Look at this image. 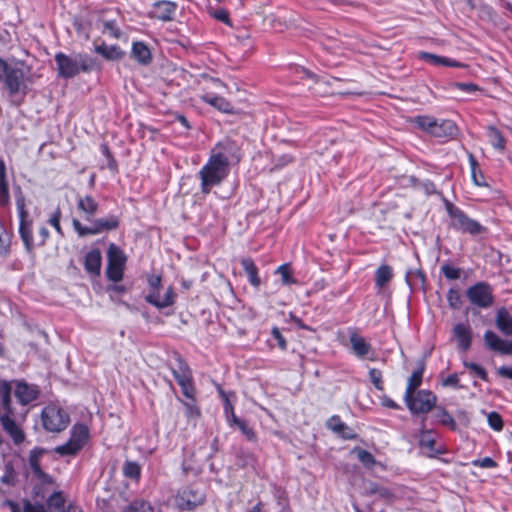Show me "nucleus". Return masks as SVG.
Returning <instances> with one entry per match:
<instances>
[{
	"label": "nucleus",
	"instance_id": "19",
	"mask_svg": "<svg viewBox=\"0 0 512 512\" xmlns=\"http://www.w3.org/2000/svg\"><path fill=\"white\" fill-rule=\"evenodd\" d=\"M84 269L91 277L101 274L102 254L100 249L93 248L84 257Z\"/></svg>",
	"mask_w": 512,
	"mask_h": 512
},
{
	"label": "nucleus",
	"instance_id": "58",
	"mask_svg": "<svg viewBox=\"0 0 512 512\" xmlns=\"http://www.w3.org/2000/svg\"><path fill=\"white\" fill-rule=\"evenodd\" d=\"M437 66L461 68V67H464L465 65L463 63H460V62L454 60V59H451V58H448L445 56H438Z\"/></svg>",
	"mask_w": 512,
	"mask_h": 512
},
{
	"label": "nucleus",
	"instance_id": "23",
	"mask_svg": "<svg viewBox=\"0 0 512 512\" xmlns=\"http://www.w3.org/2000/svg\"><path fill=\"white\" fill-rule=\"evenodd\" d=\"M350 343L353 353L359 358H365L372 351L371 345L355 331L350 333Z\"/></svg>",
	"mask_w": 512,
	"mask_h": 512
},
{
	"label": "nucleus",
	"instance_id": "8",
	"mask_svg": "<svg viewBox=\"0 0 512 512\" xmlns=\"http://www.w3.org/2000/svg\"><path fill=\"white\" fill-rule=\"evenodd\" d=\"M119 218L115 215H109L105 218H98L91 221L90 226H84L78 219H73L72 225L79 237L88 235H97L103 232L113 231L119 227Z\"/></svg>",
	"mask_w": 512,
	"mask_h": 512
},
{
	"label": "nucleus",
	"instance_id": "41",
	"mask_svg": "<svg viewBox=\"0 0 512 512\" xmlns=\"http://www.w3.org/2000/svg\"><path fill=\"white\" fill-rule=\"evenodd\" d=\"M122 512H154V508L148 501L136 499L126 506Z\"/></svg>",
	"mask_w": 512,
	"mask_h": 512
},
{
	"label": "nucleus",
	"instance_id": "45",
	"mask_svg": "<svg viewBox=\"0 0 512 512\" xmlns=\"http://www.w3.org/2000/svg\"><path fill=\"white\" fill-rule=\"evenodd\" d=\"M354 453H356L358 460L367 468H372L376 464V459L367 450L357 448L354 450Z\"/></svg>",
	"mask_w": 512,
	"mask_h": 512
},
{
	"label": "nucleus",
	"instance_id": "17",
	"mask_svg": "<svg viewBox=\"0 0 512 512\" xmlns=\"http://www.w3.org/2000/svg\"><path fill=\"white\" fill-rule=\"evenodd\" d=\"M484 342L492 351L503 355H512V341L500 338L491 330H487L484 333Z\"/></svg>",
	"mask_w": 512,
	"mask_h": 512
},
{
	"label": "nucleus",
	"instance_id": "9",
	"mask_svg": "<svg viewBox=\"0 0 512 512\" xmlns=\"http://www.w3.org/2000/svg\"><path fill=\"white\" fill-rule=\"evenodd\" d=\"M446 210L451 218L454 229L471 235L480 234L485 230L479 222L468 217L466 213L452 203H446Z\"/></svg>",
	"mask_w": 512,
	"mask_h": 512
},
{
	"label": "nucleus",
	"instance_id": "21",
	"mask_svg": "<svg viewBox=\"0 0 512 512\" xmlns=\"http://www.w3.org/2000/svg\"><path fill=\"white\" fill-rule=\"evenodd\" d=\"M458 133V127L452 120L436 121L433 130V137L440 139L454 138Z\"/></svg>",
	"mask_w": 512,
	"mask_h": 512
},
{
	"label": "nucleus",
	"instance_id": "48",
	"mask_svg": "<svg viewBox=\"0 0 512 512\" xmlns=\"http://www.w3.org/2000/svg\"><path fill=\"white\" fill-rule=\"evenodd\" d=\"M276 273L281 276V280L285 285L293 284L296 282V280L291 275V270L288 264L279 266L276 270Z\"/></svg>",
	"mask_w": 512,
	"mask_h": 512
},
{
	"label": "nucleus",
	"instance_id": "2",
	"mask_svg": "<svg viewBox=\"0 0 512 512\" xmlns=\"http://www.w3.org/2000/svg\"><path fill=\"white\" fill-rule=\"evenodd\" d=\"M58 77L71 79L76 77L80 72L89 73L99 69V63L85 53L65 54L58 52L54 57Z\"/></svg>",
	"mask_w": 512,
	"mask_h": 512
},
{
	"label": "nucleus",
	"instance_id": "64",
	"mask_svg": "<svg viewBox=\"0 0 512 512\" xmlns=\"http://www.w3.org/2000/svg\"><path fill=\"white\" fill-rule=\"evenodd\" d=\"M439 55H435L429 52H421L419 54L420 59L424 60L425 62L437 66V60Z\"/></svg>",
	"mask_w": 512,
	"mask_h": 512
},
{
	"label": "nucleus",
	"instance_id": "49",
	"mask_svg": "<svg viewBox=\"0 0 512 512\" xmlns=\"http://www.w3.org/2000/svg\"><path fill=\"white\" fill-rule=\"evenodd\" d=\"M369 378L377 390H379V391L384 390V385H383V380H382V372L379 369L371 368L369 370Z\"/></svg>",
	"mask_w": 512,
	"mask_h": 512
},
{
	"label": "nucleus",
	"instance_id": "62",
	"mask_svg": "<svg viewBox=\"0 0 512 512\" xmlns=\"http://www.w3.org/2000/svg\"><path fill=\"white\" fill-rule=\"evenodd\" d=\"M23 512H46V508L42 504H32L29 501H25Z\"/></svg>",
	"mask_w": 512,
	"mask_h": 512
},
{
	"label": "nucleus",
	"instance_id": "34",
	"mask_svg": "<svg viewBox=\"0 0 512 512\" xmlns=\"http://www.w3.org/2000/svg\"><path fill=\"white\" fill-rule=\"evenodd\" d=\"M393 278V270L389 265H381L375 272V285L383 288Z\"/></svg>",
	"mask_w": 512,
	"mask_h": 512
},
{
	"label": "nucleus",
	"instance_id": "16",
	"mask_svg": "<svg viewBox=\"0 0 512 512\" xmlns=\"http://www.w3.org/2000/svg\"><path fill=\"white\" fill-rule=\"evenodd\" d=\"M177 8L178 5L175 2L159 0L152 5L150 14L156 19L162 21H171L175 17Z\"/></svg>",
	"mask_w": 512,
	"mask_h": 512
},
{
	"label": "nucleus",
	"instance_id": "63",
	"mask_svg": "<svg viewBox=\"0 0 512 512\" xmlns=\"http://www.w3.org/2000/svg\"><path fill=\"white\" fill-rule=\"evenodd\" d=\"M104 30L109 32L115 38H119L121 35V32L114 21H106L104 23Z\"/></svg>",
	"mask_w": 512,
	"mask_h": 512
},
{
	"label": "nucleus",
	"instance_id": "15",
	"mask_svg": "<svg viewBox=\"0 0 512 512\" xmlns=\"http://www.w3.org/2000/svg\"><path fill=\"white\" fill-rule=\"evenodd\" d=\"M453 339L460 351L466 352L472 344V328L468 323H458L452 329Z\"/></svg>",
	"mask_w": 512,
	"mask_h": 512
},
{
	"label": "nucleus",
	"instance_id": "36",
	"mask_svg": "<svg viewBox=\"0 0 512 512\" xmlns=\"http://www.w3.org/2000/svg\"><path fill=\"white\" fill-rule=\"evenodd\" d=\"M487 135L492 146L500 151H503L506 146V140L502 133L494 126H489L487 129Z\"/></svg>",
	"mask_w": 512,
	"mask_h": 512
},
{
	"label": "nucleus",
	"instance_id": "24",
	"mask_svg": "<svg viewBox=\"0 0 512 512\" xmlns=\"http://www.w3.org/2000/svg\"><path fill=\"white\" fill-rule=\"evenodd\" d=\"M425 418L422 420L421 431L419 436V445L428 450L430 456H434L435 454L440 453V451L435 448V437L434 431L430 429H425L424 424Z\"/></svg>",
	"mask_w": 512,
	"mask_h": 512
},
{
	"label": "nucleus",
	"instance_id": "39",
	"mask_svg": "<svg viewBox=\"0 0 512 512\" xmlns=\"http://www.w3.org/2000/svg\"><path fill=\"white\" fill-rule=\"evenodd\" d=\"M437 421L446 427H449L451 430L457 429V424L454 418L450 415V413L443 407H437V411L434 415Z\"/></svg>",
	"mask_w": 512,
	"mask_h": 512
},
{
	"label": "nucleus",
	"instance_id": "7",
	"mask_svg": "<svg viewBox=\"0 0 512 512\" xmlns=\"http://www.w3.org/2000/svg\"><path fill=\"white\" fill-rule=\"evenodd\" d=\"M404 401L413 415L427 414L436 407L437 396L430 390H418L410 394V397L404 395Z\"/></svg>",
	"mask_w": 512,
	"mask_h": 512
},
{
	"label": "nucleus",
	"instance_id": "40",
	"mask_svg": "<svg viewBox=\"0 0 512 512\" xmlns=\"http://www.w3.org/2000/svg\"><path fill=\"white\" fill-rule=\"evenodd\" d=\"M368 493L371 495H377L379 498L386 501H392L394 498V494L389 488L377 483H370Z\"/></svg>",
	"mask_w": 512,
	"mask_h": 512
},
{
	"label": "nucleus",
	"instance_id": "5",
	"mask_svg": "<svg viewBox=\"0 0 512 512\" xmlns=\"http://www.w3.org/2000/svg\"><path fill=\"white\" fill-rule=\"evenodd\" d=\"M15 203L19 216V235L24 244L25 250L32 253L34 249L33 241V220L30 218L26 209V200L22 188L19 185L13 188Z\"/></svg>",
	"mask_w": 512,
	"mask_h": 512
},
{
	"label": "nucleus",
	"instance_id": "27",
	"mask_svg": "<svg viewBox=\"0 0 512 512\" xmlns=\"http://www.w3.org/2000/svg\"><path fill=\"white\" fill-rule=\"evenodd\" d=\"M98 207V203L92 196L86 195L78 198L77 208L85 214V219L87 221L92 220L98 210Z\"/></svg>",
	"mask_w": 512,
	"mask_h": 512
},
{
	"label": "nucleus",
	"instance_id": "22",
	"mask_svg": "<svg viewBox=\"0 0 512 512\" xmlns=\"http://www.w3.org/2000/svg\"><path fill=\"white\" fill-rule=\"evenodd\" d=\"M425 371V362L420 360L417 362V367L412 372L411 376L408 378L407 387L404 395L410 397L411 393L417 391L419 386L422 384V378Z\"/></svg>",
	"mask_w": 512,
	"mask_h": 512
},
{
	"label": "nucleus",
	"instance_id": "35",
	"mask_svg": "<svg viewBox=\"0 0 512 512\" xmlns=\"http://www.w3.org/2000/svg\"><path fill=\"white\" fill-rule=\"evenodd\" d=\"M436 121V118L428 115H418L413 117L411 120V122L415 124L419 129L429 133L430 135L433 134Z\"/></svg>",
	"mask_w": 512,
	"mask_h": 512
},
{
	"label": "nucleus",
	"instance_id": "4",
	"mask_svg": "<svg viewBox=\"0 0 512 512\" xmlns=\"http://www.w3.org/2000/svg\"><path fill=\"white\" fill-rule=\"evenodd\" d=\"M230 167L222 162L220 158H214L210 155L206 164L198 172L201 180V192L203 194L210 193L211 189L219 186L228 176Z\"/></svg>",
	"mask_w": 512,
	"mask_h": 512
},
{
	"label": "nucleus",
	"instance_id": "50",
	"mask_svg": "<svg viewBox=\"0 0 512 512\" xmlns=\"http://www.w3.org/2000/svg\"><path fill=\"white\" fill-rule=\"evenodd\" d=\"M441 272L449 280H456L459 279L461 276V269L455 268L449 264L442 265Z\"/></svg>",
	"mask_w": 512,
	"mask_h": 512
},
{
	"label": "nucleus",
	"instance_id": "44",
	"mask_svg": "<svg viewBox=\"0 0 512 512\" xmlns=\"http://www.w3.org/2000/svg\"><path fill=\"white\" fill-rule=\"evenodd\" d=\"M10 252V235L0 220V255H8Z\"/></svg>",
	"mask_w": 512,
	"mask_h": 512
},
{
	"label": "nucleus",
	"instance_id": "57",
	"mask_svg": "<svg viewBox=\"0 0 512 512\" xmlns=\"http://www.w3.org/2000/svg\"><path fill=\"white\" fill-rule=\"evenodd\" d=\"M60 219H61V211L59 208H57L54 213L50 216L48 222L51 226L55 228V230L58 232V234L63 235L62 228L60 226Z\"/></svg>",
	"mask_w": 512,
	"mask_h": 512
},
{
	"label": "nucleus",
	"instance_id": "37",
	"mask_svg": "<svg viewBox=\"0 0 512 512\" xmlns=\"http://www.w3.org/2000/svg\"><path fill=\"white\" fill-rule=\"evenodd\" d=\"M95 51L108 60H116L122 57L123 52L118 46L101 44L96 46Z\"/></svg>",
	"mask_w": 512,
	"mask_h": 512
},
{
	"label": "nucleus",
	"instance_id": "42",
	"mask_svg": "<svg viewBox=\"0 0 512 512\" xmlns=\"http://www.w3.org/2000/svg\"><path fill=\"white\" fill-rule=\"evenodd\" d=\"M123 474L130 479H139L141 474L140 465L134 461H126L123 465Z\"/></svg>",
	"mask_w": 512,
	"mask_h": 512
},
{
	"label": "nucleus",
	"instance_id": "32",
	"mask_svg": "<svg viewBox=\"0 0 512 512\" xmlns=\"http://www.w3.org/2000/svg\"><path fill=\"white\" fill-rule=\"evenodd\" d=\"M203 100H204V102L215 107L216 109H218L221 112H225V113L232 112L233 108H232L231 103L221 96L206 94L203 96Z\"/></svg>",
	"mask_w": 512,
	"mask_h": 512
},
{
	"label": "nucleus",
	"instance_id": "53",
	"mask_svg": "<svg viewBox=\"0 0 512 512\" xmlns=\"http://www.w3.org/2000/svg\"><path fill=\"white\" fill-rule=\"evenodd\" d=\"M181 387L183 395L188 398L189 400H193L195 397V387L193 384V378L178 384Z\"/></svg>",
	"mask_w": 512,
	"mask_h": 512
},
{
	"label": "nucleus",
	"instance_id": "30",
	"mask_svg": "<svg viewBox=\"0 0 512 512\" xmlns=\"http://www.w3.org/2000/svg\"><path fill=\"white\" fill-rule=\"evenodd\" d=\"M10 203L9 185L6 178V166L0 159V206L6 207Z\"/></svg>",
	"mask_w": 512,
	"mask_h": 512
},
{
	"label": "nucleus",
	"instance_id": "14",
	"mask_svg": "<svg viewBox=\"0 0 512 512\" xmlns=\"http://www.w3.org/2000/svg\"><path fill=\"white\" fill-rule=\"evenodd\" d=\"M45 453L44 449L34 448L30 451L28 457V465L33 478L43 485H53L54 478L43 471L41 467V459Z\"/></svg>",
	"mask_w": 512,
	"mask_h": 512
},
{
	"label": "nucleus",
	"instance_id": "38",
	"mask_svg": "<svg viewBox=\"0 0 512 512\" xmlns=\"http://www.w3.org/2000/svg\"><path fill=\"white\" fill-rule=\"evenodd\" d=\"M47 506L51 512H66L65 511V498L63 493L58 491L54 492L47 500Z\"/></svg>",
	"mask_w": 512,
	"mask_h": 512
},
{
	"label": "nucleus",
	"instance_id": "47",
	"mask_svg": "<svg viewBox=\"0 0 512 512\" xmlns=\"http://www.w3.org/2000/svg\"><path fill=\"white\" fill-rule=\"evenodd\" d=\"M487 421L489 426L495 431H501L504 423L501 415L498 412L492 411L487 413Z\"/></svg>",
	"mask_w": 512,
	"mask_h": 512
},
{
	"label": "nucleus",
	"instance_id": "25",
	"mask_svg": "<svg viewBox=\"0 0 512 512\" xmlns=\"http://www.w3.org/2000/svg\"><path fill=\"white\" fill-rule=\"evenodd\" d=\"M132 57L141 65H149L152 61V54L149 47L144 42H134L132 44Z\"/></svg>",
	"mask_w": 512,
	"mask_h": 512
},
{
	"label": "nucleus",
	"instance_id": "59",
	"mask_svg": "<svg viewBox=\"0 0 512 512\" xmlns=\"http://www.w3.org/2000/svg\"><path fill=\"white\" fill-rule=\"evenodd\" d=\"M473 465L481 468H495L497 463L491 457H484L473 461Z\"/></svg>",
	"mask_w": 512,
	"mask_h": 512
},
{
	"label": "nucleus",
	"instance_id": "13",
	"mask_svg": "<svg viewBox=\"0 0 512 512\" xmlns=\"http://www.w3.org/2000/svg\"><path fill=\"white\" fill-rule=\"evenodd\" d=\"M212 157L220 160L230 167L232 162L238 163L241 159L240 148L237 143L229 138L218 142L211 150Z\"/></svg>",
	"mask_w": 512,
	"mask_h": 512
},
{
	"label": "nucleus",
	"instance_id": "11",
	"mask_svg": "<svg viewBox=\"0 0 512 512\" xmlns=\"http://www.w3.org/2000/svg\"><path fill=\"white\" fill-rule=\"evenodd\" d=\"M206 495L200 485L191 484L181 489L175 497L179 510L190 511L205 502Z\"/></svg>",
	"mask_w": 512,
	"mask_h": 512
},
{
	"label": "nucleus",
	"instance_id": "20",
	"mask_svg": "<svg viewBox=\"0 0 512 512\" xmlns=\"http://www.w3.org/2000/svg\"><path fill=\"white\" fill-rule=\"evenodd\" d=\"M175 297H176V294H175L173 288L169 287L167 289L165 295L160 296L158 291H151L148 295H146L145 300L149 304H151L159 309H163V308L172 306L174 304Z\"/></svg>",
	"mask_w": 512,
	"mask_h": 512
},
{
	"label": "nucleus",
	"instance_id": "56",
	"mask_svg": "<svg viewBox=\"0 0 512 512\" xmlns=\"http://www.w3.org/2000/svg\"><path fill=\"white\" fill-rule=\"evenodd\" d=\"M412 278L415 281H419L421 285H424V283H425V275L420 270H417L415 272H408L406 274V281H407L409 286H413V285L416 284L415 282H412Z\"/></svg>",
	"mask_w": 512,
	"mask_h": 512
},
{
	"label": "nucleus",
	"instance_id": "28",
	"mask_svg": "<svg viewBox=\"0 0 512 512\" xmlns=\"http://www.w3.org/2000/svg\"><path fill=\"white\" fill-rule=\"evenodd\" d=\"M177 367L172 368V374L176 379L177 383H183L190 379H192V372L189 368L188 364L181 358L180 355H177L175 358Z\"/></svg>",
	"mask_w": 512,
	"mask_h": 512
},
{
	"label": "nucleus",
	"instance_id": "1",
	"mask_svg": "<svg viewBox=\"0 0 512 512\" xmlns=\"http://www.w3.org/2000/svg\"><path fill=\"white\" fill-rule=\"evenodd\" d=\"M12 392L17 402L25 407L39 399L41 389L38 385L28 383L24 379L0 381V423L13 443L20 445L25 440L21 423L24 422L27 411H18L12 406Z\"/></svg>",
	"mask_w": 512,
	"mask_h": 512
},
{
	"label": "nucleus",
	"instance_id": "26",
	"mask_svg": "<svg viewBox=\"0 0 512 512\" xmlns=\"http://www.w3.org/2000/svg\"><path fill=\"white\" fill-rule=\"evenodd\" d=\"M496 327L506 336H512V316L502 307L496 313Z\"/></svg>",
	"mask_w": 512,
	"mask_h": 512
},
{
	"label": "nucleus",
	"instance_id": "33",
	"mask_svg": "<svg viewBox=\"0 0 512 512\" xmlns=\"http://www.w3.org/2000/svg\"><path fill=\"white\" fill-rule=\"evenodd\" d=\"M468 159H469V163H470L471 177H472L473 183L479 187H487L488 184L486 183V181L484 179V175L482 174L481 170L479 169L478 162L472 153L468 154Z\"/></svg>",
	"mask_w": 512,
	"mask_h": 512
},
{
	"label": "nucleus",
	"instance_id": "55",
	"mask_svg": "<svg viewBox=\"0 0 512 512\" xmlns=\"http://www.w3.org/2000/svg\"><path fill=\"white\" fill-rule=\"evenodd\" d=\"M238 428L243 433L248 441L254 442L256 441V434L252 427L248 425L246 421H242L239 423Z\"/></svg>",
	"mask_w": 512,
	"mask_h": 512
},
{
	"label": "nucleus",
	"instance_id": "52",
	"mask_svg": "<svg viewBox=\"0 0 512 512\" xmlns=\"http://www.w3.org/2000/svg\"><path fill=\"white\" fill-rule=\"evenodd\" d=\"M447 301L451 308H459L461 304V296L459 294V291L453 288L449 289L447 293Z\"/></svg>",
	"mask_w": 512,
	"mask_h": 512
},
{
	"label": "nucleus",
	"instance_id": "18",
	"mask_svg": "<svg viewBox=\"0 0 512 512\" xmlns=\"http://www.w3.org/2000/svg\"><path fill=\"white\" fill-rule=\"evenodd\" d=\"M326 427L345 440H352L357 437L354 429L344 423L338 415L330 417L326 422Z\"/></svg>",
	"mask_w": 512,
	"mask_h": 512
},
{
	"label": "nucleus",
	"instance_id": "31",
	"mask_svg": "<svg viewBox=\"0 0 512 512\" xmlns=\"http://www.w3.org/2000/svg\"><path fill=\"white\" fill-rule=\"evenodd\" d=\"M70 439L79 446V448H83L86 442L89 439V429L85 424H75L71 430Z\"/></svg>",
	"mask_w": 512,
	"mask_h": 512
},
{
	"label": "nucleus",
	"instance_id": "6",
	"mask_svg": "<svg viewBox=\"0 0 512 512\" xmlns=\"http://www.w3.org/2000/svg\"><path fill=\"white\" fill-rule=\"evenodd\" d=\"M41 418L44 429L49 432L64 431L70 423L69 413L55 404L45 406Z\"/></svg>",
	"mask_w": 512,
	"mask_h": 512
},
{
	"label": "nucleus",
	"instance_id": "12",
	"mask_svg": "<svg viewBox=\"0 0 512 512\" xmlns=\"http://www.w3.org/2000/svg\"><path fill=\"white\" fill-rule=\"evenodd\" d=\"M466 297L472 305L480 309H488L494 304L493 288L484 281L467 288Z\"/></svg>",
	"mask_w": 512,
	"mask_h": 512
},
{
	"label": "nucleus",
	"instance_id": "46",
	"mask_svg": "<svg viewBox=\"0 0 512 512\" xmlns=\"http://www.w3.org/2000/svg\"><path fill=\"white\" fill-rule=\"evenodd\" d=\"M16 480V473L11 463H6L4 467V474L1 476L0 481L5 485H14Z\"/></svg>",
	"mask_w": 512,
	"mask_h": 512
},
{
	"label": "nucleus",
	"instance_id": "54",
	"mask_svg": "<svg viewBox=\"0 0 512 512\" xmlns=\"http://www.w3.org/2000/svg\"><path fill=\"white\" fill-rule=\"evenodd\" d=\"M464 366L470 370H472L473 372H475V374L481 378L482 380L484 381H487L488 380V374L487 372L485 371V369L483 367H481L480 365L474 363V362H467L465 361L464 362Z\"/></svg>",
	"mask_w": 512,
	"mask_h": 512
},
{
	"label": "nucleus",
	"instance_id": "61",
	"mask_svg": "<svg viewBox=\"0 0 512 512\" xmlns=\"http://www.w3.org/2000/svg\"><path fill=\"white\" fill-rule=\"evenodd\" d=\"M452 85H453V87H455L465 93H473V92L479 90L478 86L473 83L455 82Z\"/></svg>",
	"mask_w": 512,
	"mask_h": 512
},
{
	"label": "nucleus",
	"instance_id": "60",
	"mask_svg": "<svg viewBox=\"0 0 512 512\" xmlns=\"http://www.w3.org/2000/svg\"><path fill=\"white\" fill-rule=\"evenodd\" d=\"M271 335L278 342V346L282 350H285L287 348V342H286L285 338L283 337V335L281 334L278 327L272 328Z\"/></svg>",
	"mask_w": 512,
	"mask_h": 512
},
{
	"label": "nucleus",
	"instance_id": "51",
	"mask_svg": "<svg viewBox=\"0 0 512 512\" xmlns=\"http://www.w3.org/2000/svg\"><path fill=\"white\" fill-rule=\"evenodd\" d=\"M185 407V415L188 418H197L200 416V409L195 405V398L190 401H182Z\"/></svg>",
	"mask_w": 512,
	"mask_h": 512
},
{
	"label": "nucleus",
	"instance_id": "10",
	"mask_svg": "<svg viewBox=\"0 0 512 512\" xmlns=\"http://www.w3.org/2000/svg\"><path fill=\"white\" fill-rule=\"evenodd\" d=\"M106 277L117 283L123 279L127 257L116 244L111 243L107 251Z\"/></svg>",
	"mask_w": 512,
	"mask_h": 512
},
{
	"label": "nucleus",
	"instance_id": "43",
	"mask_svg": "<svg viewBox=\"0 0 512 512\" xmlns=\"http://www.w3.org/2000/svg\"><path fill=\"white\" fill-rule=\"evenodd\" d=\"M81 448L76 445L71 439H69L65 444L59 445L55 448V452L61 456H72L76 455Z\"/></svg>",
	"mask_w": 512,
	"mask_h": 512
},
{
	"label": "nucleus",
	"instance_id": "29",
	"mask_svg": "<svg viewBox=\"0 0 512 512\" xmlns=\"http://www.w3.org/2000/svg\"><path fill=\"white\" fill-rule=\"evenodd\" d=\"M241 266L244 269L249 283L258 288L261 284L260 277L258 276V268L255 265L254 261L250 257L241 259Z\"/></svg>",
	"mask_w": 512,
	"mask_h": 512
},
{
	"label": "nucleus",
	"instance_id": "3",
	"mask_svg": "<svg viewBox=\"0 0 512 512\" xmlns=\"http://www.w3.org/2000/svg\"><path fill=\"white\" fill-rule=\"evenodd\" d=\"M29 71L21 63H8L0 58V83L10 96L25 95Z\"/></svg>",
	"mask_w": 512,
	"mask_h": 512
}]
</instances>
